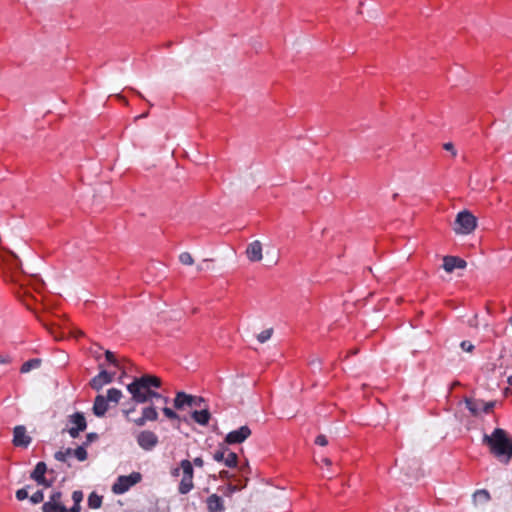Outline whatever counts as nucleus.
Segmentation results:
<instances>
[{
	"instance_id": "obj_1",
	"label": "nucleus",
	"mask_w": 512,
	"mask_h": 512,
	"mask_svg": "<svg viewBox=\"0 0 512 512\" xmlns=\"http://www.w3.org/2000/svg\"><path fill=\"white\" fill-rule=\"evenodd\" d=\"M161 379L154 375H143L135 378L130 384L127 385V390L132 395V400L136 403H146L155 398L161 401L164 405L169 403V398L162 396L158 392L152 391L151 388H159L161 386Z\"/></svg>"
},
{
	"instance_id": "obj_2",
	"label": "nucleus",
	"mask_w": 512,
	"mask_h": 512,
	"mask_svg": "<svg viewBox=\"0 0 512 512\" xmlns=\"http://www.w3.org/2000/svg\"><path fill=\"white\" fill-rule=\"evenodd\" d=\"M483 444L488 446L490 453L501 462L508 464L512 459V438L506 430L496 428L483 436Z\"/></svg>"
},
{
	"instance_id": "obj_3",
	"label": "nucleus",
	"mask_w": 512,
	"mask_h": 512,
	"mask_svg": "<svg viewBox=\"0 0 512 512\" xmlns=\"http://www.w3.org/2000/svg\"><path fill=\"white\" fill-rule=\"evenodd\" d=\"M122 397L121 390L117 388H110L107 391L106 397L103 395H97L94 399L92 411L95 416L103 417L109 409V402L115 405L119 403Z\"/></svg>"
},
{
	"instance_id": "obj_4",
	"label": "nucleus",
	"mask_w": 512,
	"mask_h": 512,
	"mask_svg": "<svg viewBox=\"0 0 512 512\" xmlns=\"http://www.w3.org/2000/svg\"><path fill=\"white\" fill-rule=\"evenodd\" d=\"M476 225V217L469 211L464 210L456 216L454 231L457 234H469L476 228Z\"/></svg>"
},
{
	"instance_id": "obj_5",
	"label": "nucleus",
	"mask_w": 512,
	"mask_h": 512,
	"mask_svg": "<svg viewBox=\"0 0 512 512\" xmlns=\"http://www.w3.org/2000/svg\"><path fill=\"white\" fill-rule=\"evenodd\" d=\"M180 468L182 470V478L178 486V491L180 494H187L194 488L193 464L189 460L184 459L180 462Z\"/></svg>"
},
{
	"instance_id": "obj_6",
	"label": "nucleus",
	"mask_w": 512,
	"mask_h": 512,
	"mask_svg": "<svg viewBox=\"0 0 512 512\" xmlns=\"http://www.w3.org/2000/svg\"><path fill=\"white\" fill-rule=\"evenodd\" d=\"M142 475L139 472H132L127 476H119L112 486V491L115 494H123L127 492L133 485L139 483Z\"/></svg>"
},
{
	"instance_id": "obj_7",
	"label": "nucleus",
	"mask_w": 512,
	"mask_h": 512,
	"mask_svg": "<svg viewBox=\"0 0 512 512\" xmlns=\"http://www.w3.org/2000/svg\"><path fill=\"white\" fill-rule=\"evenodd\" d=\"M174 407L177 410H181L184 407H198L201 408L202 403H204V399L199 396H193L186 394L185 392H177L174 398Z\"/></svg>"
},
{
	"instance_id": "obj_8",
	"label": "nucleus",
	"mask_w": 512,
	"mask_h": 512,
	"mask_svg": "<svg viewBox=\"0 0 512 512\" xmlns=\"http://www.w3.org/2000/svg\"><path fill=\"white\" fill-rule=\"evenodd\" d=\"M465 405L473 416H478L481 412L486 414L490 413L495 406V402H484L483 400L465 398Z\"/></svg>"
},
{
	"instance_id": "obj_9",
	"label": "nucleus",
	"mask_w": 512,
	"mask_h": 512,
	"mask_svg": "<svg viewBox=\"0 0 512 512\" xmlns=\"http://www.w3.org/2000/svg\"><path fill=\"white\" fill-rule=\"evenodd\" d=\"M43 512H69L62 501V493L60 491L53 492L49 500L42 505Z\"/></svg>"
},
{
	"instance_id": "obj_10",
	"label": "nucleus",
	"mask_w": 512,
	"mask_h": 512,
	"mask_svg": "<svg viewBox=\"0 0 512 512\" xmlns=\"http://www.w3.org/2000/svg\"><path fill=\"white\" fill-rule=\"evenodd\" d=\"M136 440L138 445L145 451H151L159 442L158 436L150 430L141 431L137 435Z\"/></svg>"
},
{
	"instance_id": "obj_11",
	"label": "nucleus",
	"mask_w": 512,
	"mask_h": 512,
	"mask_svg": "<svg viewBox=\"0 0 512 512\" xmlns=\"http://www.w3.org/2000/svg\"><path fill=\"white\" fill-rule=\"evenodd\" d=\"M69 422L73 425L69 428L68 433L72 438H77L80 432L84 431L87 427L84 414L76 412L69 417Z\"/></svg>"
},
{
	"instance_id": "obj_12",
	"label": "nucleus",
	"mask_w": 512,
	"mask_h": 512,
	"mask_svg": "<svg viewBox=\"0 0 512 512\" xmlns=\"http://www.w3.org/2000/svg\"><path fill=\"white\" fill-rule=\"evenodd\" d=\"M251 433V429L247 425L241 426L236 430L230 431L226 435L225 443L229 445L243 443L251 436Z\"/></svg>"
},
{
	"instance_id": "obj_13",
	"label": "nucleus",
	"mask_w": 512,
	"mask_h": 512,
	"mask_svg": "<svg viewBox=\"0 0 512 512\" xmlns=\"http://www.w3.org/2000/svg\"><path fill=\"white\" fill-rule=\"evenodd\" d=\"M32 441V438L27 434L26 427L23 425L15 426L13 429L12 443L16 447L27 448Z\"/></svg>"
},
{
	"instance_id": "obj_14",
	"label": "nucleus",
	"mask_w": 512,
	"mask_h": 512,
	"mask_svg": "<svg viewBox=\"0 0 512 512\" xmlns=\"http://www.w3.org/2000/svg\"><path fill=\"white\" fill-rule=\"evenodd\" d=\"M47 471V466L45 462H38L34 468V470L30 474V478L37 482L39 485H43L45 487H50L52 482L47 481L45 478V473Z\"/></svg>"
},
{
	"instance_id": "obj_15",
	"label": "nucleus",
	"mask_w": 512,
	"mask_h": 512,
	"mask_svg": "<svg viewBox=\"0 0 512 512\" xmlns=\"http://www.w3.org/2000/svg\"><path fill=\"white\" fill-rule=\"evenodd\" d=\"M113 378V373H109L106 370H101L98 375L91 379L90 386L92 389L99 391L103 388L104 385L111 383Z\"/></svg>"
},
{
	"instance_id": "obj_16",
	"label": "nucleus",
	"mask_w": 512,
	"mask_h": 512,
	"mask_svg": "<svg viewBox=\"0 0 512 512\" xmlns=\"http://www.w3.org/2000/svg\"><path fill=\"white\" fill-rule=\"evenodd\" d=\"M442 266H443V269L446 272L451 273L455 269H464V268H466L467 262L464 259L456 257V256H445L443 258V265Z\"/></svg>"
},
{
	"instance_id": "obj_17",
	"label": "nucleus",
	"mask_w": 512,
	"mask_h": 512,
	"mask_svg": "<svg viewBox=\"0 0 512 512\" xmlns=\"http://www.w3.org/2000/svg\"><path fill=\"white\" fill-rule=\"evenodd\" d=\"M247 258L251 262H259L262 260V244L259 240L251 242L246 249Z\"/></svg>"
},
{
	"instance_id": "obj_18",
	"label": "nucleus",
	"mask_w": 512,
	"mask_h": 512,
	"mask_svg": "<svg viewBox=\"0 0 512 512\" xmlns=\"http://www.w3.org/2000/svg\"><path fill=\"white\" fill-rule=\"evenodd\" d=\"M206 506L209 512H223L225 510L222 497L212 494L206 499Z\"/></svg>"
},
{
	"instance_id": "obj_19",
	"label": "nucleus",
	"mask_w": 512,
	"mask_h": 512,
	"mask_svg": "<svg viewBox=\"0 0 512 512\" xmlns=\"http://www.w3.org/2000/svg\"><path fill=\"white\" fill-rule=\"evenodd\" d=\"M191 418L198 424L205 426L208 424L211 414L207 408L201 410H194L191 413Z\"/></svg>"
},
{
	"instance_id": "obj_20",
	"label": "nucleus",
	"mask_w": 512,
	"mask_h": 512,
	"mask_svg": "<svg viewBox=\"0 0 512 512\" xmlns=\"http://www.w3.org/2000/svg\"><path fill=\"white\" fill-rule=\"evenodd\" d=\"M83 497H84V495H83L82 491H80V490L73 491V493H72L73 505L69 509V512H80L81 511V503L83 501Z\"/></svg>"
},
{
	"instance_id": "obj_21",
	"label": "nucleus",
	"mask_w": 512,
	"mask_h": 512,
	"mask_svg": "<svg viewBox=\"0 0 512 512\" xmlns=\"http://www.w3.org/2000/svg\"><path fill=\"white\" fill-rule=\"evenodd\" d=\"M41 365V359L34 358L24 362L20 368L21 373H28L32 369L38 368Z\"/></svg>"
},
{
	"instance_id": "obj_22",
	"label": "nucleus",
	"mask_w": 512,
	"mask_h": 512,
	"mask_svg": "<svg viewBox=\"0 0 512 512\" xmlns=\"http://www.w3.org/2000/svg\"><path fill=\"white\" fill-rule=\"evenodd\" d=\"M102 496L98 495L96 492L90 493L88 496V506L91 509H98L102 505Z\"/></svg>"
},
{
	"instance_id": "obj_23",
	"label": "nucleus",
	"mask_w": 512,
	"mask_h": 512,
	"mask_svg": "<svg viewBox=\"0 0 512 512\" xmlns=\"http://www.w3.org/2000/svg\"><path fill=\"white\" fill-rule=\"evenodd\" d=\"M474 502L477 504L487 503L490 499V494L487 490H477L473 495Z\"/></svg>"
},
{
	"instance_id": "obj_24",
	"label": "nucleus",
	"mask_w": 512,
	"mask_h": 512,
	"mask_svg": "<svg viewBox=\"0 0 512 512\" xmlns=\"http://www.w3.org/2000/svg\"><path fill=\"white\" fill-rule=\"evenodd\" d=\"M142 415L147 421H156L158 419V412L153 405L143 408Z\"/></svg>"
},
{
	"instance_id": "obj_25",
	"label": "nucleus",
	"mask_w": 512,
	"mask_h": 512,
	"mask_svg": "<svg viewBox=\"0 0 512 512\" xmlns=\"http://www.w3.org/2000/svg\"><path fill=\"white\" fill-rule=\"evenodd\" d=\"M237 462H238V456L236 453L232 452V451H229L227 449V452H226V455H225V460H224V464L227 466V467H236L237 466Z\"/></svg>"
},
{
	"instance_id": "obj_26",
	"label": "nucleus",
	"mask_w": 512,
	"mask_h": 512,
	"mask_svg": "<svg viewBox=\"0 0 512 512\" xmlns=\"http://www.w3.org/2000/svg\"><path fill=\"white\" fill-rule=\"evenodd\" d=\"M72 454L77 458L78 461L83 462L87 459V451L85 446H79L75 450H72Z\"/></svg>"
},
{
	"instance_id": "obj_27",
	"label": "nucleus",
	"mask_w": 512,
	"mask_h": 512,
	"mask_svg": "<svg viewBox=\"0 0 512 512\" xmlns=\"http://www.w3.org/2000/svg\"><path fill=\"white\" fill-rule=\"evenodd\" d=\"M70 455H72V449L71 448H67L65 451H57L54 454V458L57 461L65 462L67 460V457L70 456Z\"/></svg>"
},
{
	"instance_id": "obj_28",
	"label": "nucleus",
	"mask_w": 512,
	"mask_h": 512,
	"mask_svg": "<svg viewBox=\"0 0 512 512\" xmlns=\"http://www.w3.org/2000/svg\"><path fill=\"white\" fill-rule=\"evenodd\" d=\"M179 261L183 265H192L194 263V259L189 252H182L179 255Z\"/></svg>"
},
{
	"instance_id": "obj_29",
	"label": "nucleus",
	"mask_w": 512,
	"mask_h": 512,
	"mask_svg": "<svg viewBox=\"0 0 512 512\" xmlns=\"http://www.w3.org/2000/svg\"><path fill=\"white\" fill-rule=\"evenodd\" d=\"M272 334H273V329L272 328L263 330L261 333H259L257 335V340L260 343H265L266 341H268L271 338Z\"/></svg>"
},
{
	"instance_id": "obj_30",
	"label": "nucleus",
	"mask_w": 512,
	"mask_h": 512,
	"mask_svg": "<svg viewBox=\"0 0 512 512\" xmlns=\"http://www.w3.org/2000/svg\"><path fill=\"white\" fill-rule=\"evenodd\" d=\"M162 411H163L164 415L170 420H178V421L181 420L180 416L175 411H173L171 408L163 407Z\"/></svg>"
},
{
	"instance_id": "obj_31",
	"label": "nucleus",
	"mask_w": 512,
	"mask_h": 512,
	"mask_svg": "<svg viewBox=\"0 0 512 512\" xmlns=\"http://www.w3.org/2000/svg\"><path fill=\"white\" fill-rule=\"evenodd\" d=\"M227 449L222 448L214 452L213 459L217 462H224Z\"/></svg>"
},
{
	"instance_id": "obj_32",
	"label": "nucleus",
	"mask_w": 512,
	"mask_h": 512,
	"mask_svg": "<svg viewBox=\"0 0 512 512\" xmlns=\"http://www.w3.org/2000/svg\"><path fill=\"white\" fill-rule=\"evenodd\" d=\"M44 500V494L41 490H38L36 491L35 493L32 494V496L30 497V501L33 503V504H38V503H41L43 502Z\"/></svg>"
},
{
	"instance_id": "obj_33",
	"label": "nucleus",
	"mask_w": 512,
	"mask_h": 512,
	"mask_svg": "<svg viewBox=\"0 0 512 512\" xmlns=\"http://www.w3.org/2000/svg\"><path fill=\"white\" fill-rule=\"evenodd\" d=\"M105 358L108 362H110L111 364H113L114 366L116 367H119V363L114 355L113 352H111L110 350H107L105 352Z\"/></svg>"
},
{
	"instance_id": "obj_34",
	"label": "nucleus",
	"mask_w": 512,
	"mask_h": 512,
	"mask_svg": "<svg viewBox=\"0 0 512 512\" xmlns=\"http://www.w3.org/2000/svg\"><path fill=\"white\" fill-rule=\"evenodd\" d=\"M460 347L463 351L469 352V353L473 352V350L475 348L474 345L470 341H467V340L462 341L460 343Z\"/></svg>"
},
{
	"instance_id": "obj_35",
	"label": "nucleus",
	"mask_w": 512,
	"mask_h": 512,
	"mask_svg": "<svg viewBox=\"0 0 512 512\" xmlns=\"http://www.w3.org/2000/svg\"><path fill=\"white\" fill-rule=\"evenodd\" d=\"M26 498H28V492H27L26 488H21V489L16 491V499L18 501H23Z\"/></svg>"
},
{
	"instance_id": "obj_36",
	"label": "nucleus",
	"mask_w": 512,
	"mask_h": 512,
	"mask_svg": "<svg viewBox=\"0 0 512 512\" xmlns=\"http://www.w3.org/2000/svg\"><path fill=\"white\" fill-rule=\"evenodd\" d=\"M443 148L446 150V151H449L451 152V155L452 157H456L457 156V150L455 149L453 143L451 142H447L443 145Z\"/></svg>"
},
{
	"instance_id": "obj_37",
	"label": "nucleus",
	"mask_w": 512,
	"mask_h": 512,
	"mask_svg": "<svg viewBox=\"0 0 512 512\" xmlns=\"http://www.w3.org/2000/svg\"><path fill=\"white\" fill-rule=\"evenodd\" d=\"M315 444L319 446H326L328 444V440L325 435L320 434L316 437Z\"/></svg>"
},
{
	"instance_id": "obj_38",
	"label": "nucleus",
	"mask_w": 512,
	"mask_h": 512,
	"mask_svg": "<svg viewBox=\"0 0 512 512\" xmlns=\"http://www.w3.org/2000/svg\"><path fill=\"white\" fill-rule=\"evenodd\" d=\"M98 438V435L96 433H88L86 436V441L84 442L83 446H87L93 441H95Z\"/></svg>"
},
{
	"instance_id": "obj_39",
	"label": "nucleus",
	"mask_w": 512,
	"mask_h": 512,
	"mask_svg": "<svg viewBox=\"0 0 512 512\" xmlns=\"http://www.w3.org/2000/svg\"><path fill=\"white\" fill-rule=\"evenodd\" d=\"M133 422L135 423V425L141 427V426H144L145 423L147 422V420L144 418L143 415H141V417L137 418V419H134Z\"/></svg>"
},
{
	"instance_id": "obj_40",
	"label": "nucleus",
	"mask_w": 512,
	"mask_h": 512,
	"mask_svg": "<svg viewBox=\"0 0 512 512\" xmlns=\"http://www.w3.org/2000/svg\"><path fill=\"white\" fill-rule=\"evenodd\" d=\"M193 465H195L196 467H203L204 465V460L201 458V457H196L194 460H193Z\"/></svg>"
},
{
	"instance_id": "obj_41",
	"label": "nucleus",
	"mask_w": 512,
	"mask_h": 512,
	"mask_svg": "<svg viewBox=\"0 0 512 512\" xmlns=\"http://www.w3.org/2000/svg\"><path fill=\"white\" fill-rule=\"evenodd\" d=\"M9 362H10L9 357L0 355V364H6Z\"/></svg>"
},
{
	"instance_id": "obj_42",
	"label": "nucleus",
	"mask_w": 512,
	"mask_h": 512,
	"mask_svg": "<svg viewBox=\"0 0 512 512\" xmlns=\"http://www.w3.org/2000/svg\"><path fill=\"white\" fill-rule=\"evenodd\" d=\"M180 472H182V470H181V468H180V466H179V467H177V468L173 469V470L171 471V474H172L173 476H179V475H180Z\"/></svg>"
},
{
	"instance_id": "obj_43",
	"label": "nucleus",
	"mask_w": 512,
	"mask_h": 512,
	"mask_svg": "<svg viewBox=\"0 0 512 512\" xmlns=\"http://www.w3.org/2000/svg\"><path fill=\"white\" fill-rule=\"evenodd\" d=\"M322 462L326 465V466H330L332 464L331 460L329 458H323L322 459Z\"/></svg>"
},
{
	"instance_id": "obj_44",
	"label": "nucleus",
	"mask_w": 512,
	"mask_h": 512,
	"mask_svg": "<svg viewBox=\"0 0 512 512\" xmlns=\"http://www.w3.org/2000/svg\"><path fill=\"white\" fill-rule=\"evenodd\" d=\"M134 411V408L133 409H128V410H124V414L128 417L130 413H132Z\"/></svg>"
},
{
	"instance_id": "obj_45",
	"label": "nucleus",
	"mask_w": 512,
	"mask_h": 512,
	"mask_svg": "<svg viewBox=\"0 0 512 512\" xmlns=\"http://www.w3.org/2000/svg\"><path fill=\"white\" fill-rule=\"evenodd\" d=\"M228 476V472L227 471H221L220 472V477L221 478H224V477H227Z\"/></svg>"
},
{
	"instance_id": "obj_46",
	"label": "nucleus",
	"mask_w": 512,
	"mask_h": 512,
	"mask_svg": "<svg viewBox=\"0 0 512 512\" xmlns=\"http://www.w3.org/2000/svg\"><path fill=\"white\" fill-rule=\"evenodd\" d=\"M508 383H509L510 385H512V376H509V377H508Z\"/></svg>"
},
{
	"instance_id": "obj_47",
	"label": "nucleus",
	"mask_w": 512,
	"mask_h": 512,
	"mask_svg": "<svg viewBox=\"0 0 512 512\" xmlns=\"http://www.w3.org/2000/svg\"><path fill=\"white\" fill-rule=\"evenodd\" d=\"M82 335H83V332L82 331H78L77 335H75V336L78 337V336H82Z\"/></svg>"
},
{
	"instance_id": "obj_48",
	"label": "nucleus",
	"mask_w": 512,
	"mask_h": 512,
	"mask_svg": "<svg viewBox=\"0 0 512 512\" xmlns=\"http://www.w3.org/2000/svg\"><path fill=\"white\" fill-rule=\"evenodd\" d=\"M197 270H198V271H202V270H203V267H202V266H198V267H197Z\"/></svg>"
}]
</instances>
